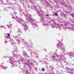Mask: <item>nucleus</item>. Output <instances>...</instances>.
<instances>
[{"label":"nucleus","instance_id":"1","mask_svg":"<svg viewBox=\"0 0 74 74\" xmlns=\"http://www.w3.org/2000/svg\"><path fill=\"white\" fill-rule=\"evenodd\" d=\"M7 35H8V36H7V38H10V34H7Z\"/></svg>","mask_w":74,"mask_h":74},{"label":"nucleus","instance_id":"2","mask_svg":"<svg viewBox=\"0 0 74 74\" xmlns=\"http://www.w3.org/2000/svg\"><path fill=\"white\" fill-rule=\"evenodd\" d=\"M26 19H28L29 21H30L31 20V17H26Z\"/></svg>","mask_w":74,"mask_h":74},{"label":"nucleus","instance_id":"3","mask_svg":"<svg viewBox=\"0 0 74 74\" xmlns=\"http://www.w3.org/2000/svg\"><path fill=\"white\" fill-rule=\"evenodd\" d=\"M71 16H74V14H73L72 13L71 14Z\"/></svg>","mask_w":74,"mask_h":74},{"label":"nucleus","instance_id":"4","mask_svg":"<svg viewBox=\"0 0 74 74\" xmlns=\"http://www.w3.org/2000/svg\"><path fill=\"white\" fill-rule=\"evenodd\" d=\"M54 14H55V15H58V14H57V13H56Z\"/></svg>","mask_w":74,"mask_h":74},{"label":"nucleus","instance_id":"5","mask_svg":"<svg viewBox=\"0 0 74 74\" xmlns=\"http://www.w3.org/2000/svg\"><path fill=\"white\" fill-rule=\"evenodd\" d=\"M42 71H44V69H42Z\"/></svg>","mask_w":74,"mask_h":74},{"label":"nucleus","instance_id":"6","mask_svg":"<svg viewBox=\"0 0 74 74\" xmlns=\"http://www.w3.org/2000/svg\"><path fill=\"white\" fill-rule=\"evenodd\" d=\"M59 45V46H60V47H61V45Z\"/></svg>","mask_w":74,"mask_h":74},{"label":"nucleus","instance_id":"7","mask_svg":"<svg viewBox=\"0 0 74 74\" xmlns=\"http://www.w3.org/2000/svg\"><path fill=\"white\" fill-rule=\"evenodd\" d=\"M46 16H48V14H47V15H46Z\"/></svg>","mask_w":74,"mask_h":74},{"label":"nucleus","instance_id":"8","mask_svg":"<svg viewBox=\"0 0 74 74\" xmlns=\"http://www.w3.org/2000/svg\"><path fill=\"white\" fill-rule=\"evenodd\" d=\"M1 0H0V2H1Z\"/></svg>","mask_w":74,"mask_h":74},{"label":"nucleus","instance_id":"9","mask_svg":"<svg viewBox=\"0 0 74 74\" xmlns=\"http://www.w3.org/2000/svg\"><path fill=\"white\" fill-rule=\"evenodd\" d=\"M61 45V43H60Z\"/></svg>","mask_w":74,"mask_h":74}]
</instances>
